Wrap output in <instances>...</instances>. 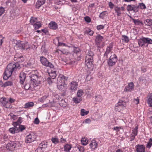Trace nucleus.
I'll list each match as a JSON object with an SVG mask.
<instances>
[{
  "label": "nucleus",
  "mask_w": 152,
  "mask_h": 152,
  "mask_svg": "<svg viewBox=\"0 0 152 152\" xmlns=\"http://www.w3.org/2000/svg\"><path fill=\"white\" fill-rule=\"evenodd\" d=\"M20 65L18 62L9 64L7 66L4 71L3 79L5 80H7L11 76L13 72L16 71L18 69H20Z\"/></svg>",
  "instance_id": "nucleus-1"
},
{
  "label": "nucleus",
  "mask_w": 152,
  "mask_h": 152,
  "mask_svg": "<svg viewBox=\"0 0 152 152\" xmlns=\"http://www.w3.org/2000/svg\"><path fill=\"white\" fill-rule=\"evenodd\" d=\"M68 78L62 75H60L57 78V88L61 91H64L67 88V85L65 83Z\"/></svg>",
  "instance_id": "nucleus-2"
},
{
  "label": "nucleus",
  "mask_w": 152,
  "mask_h": 152,
  "mask_svg": "<svg viewBox=\"0 0 152 152\" xmlns=\"http://www.w3.org/2000/svg\"><path fill=\"white\" fill-rule=\"evenodd\" d=\"M13 43L15 45V47L19 48V49L24 50H27L28 48H26V45L23 43V42L18 40H14Z\"/></svg>",
  "instance_id": "nucleus-3"
},
{
  "label": "nucleus",
  "mask_w": 152,
  "mask_h": 152,
  "mask_svg": "<svg viewBox=\"0 0 152 152\" xmlns=\"http://www.w3.org/2000/svg\"><path fill=\"white\" fill-rule=\"evenodd\" d=\"M30 77L31 80L33 82L32 84H34L35 86H37L40 83L41 81L39 80V78L37 75L32 74Z\"/></svg>",
  "instance_id": "nucleus-4"
},
{
  "label": "nucleus",
  "mask_w": 152,
  "mask_h": 152,
  "mask_svg": "<svg viewBox=\"0 0 152 152\" xmlns=\"http://www.w3.org/2000/svg\"><path fill=\"white\" fill-rule=\"evenodd\" d=\"M117 60V58L115 54L111 56L107 61L108 65L110 66H114Z\"/></svg>",
  "instance_id": "nucleus-5"
},
{
  "label": "nucleus",
  "mask_w": 152,
  "mask_h": 152,
  "mask_svg": "<svg viewBox=\"0 0 152 152\" xmlns=\"http://www.w3.org/2000/svg\"><path fill=\"white\" fill-rule=\"evenodd\" d=\"M36 139V135L33 133H31L26 136L25 142L28 143H30L35 141Z\"/></svg>",
  "instance_id": "nucleus-6"
},
{
  "label": "nucleus",
  "mask_w": 152,
  "mask_h": 152,
  "mask_svg": "<svg viewBox=\"0 0 152 152\" xmlns=\"http://www.w3.org/2000/svg\"><path fill=\"white\" fill-rule=\"evenodd\" d=\"M40 61L42 64L46 66H48L51 68L53 67V65L50 62H49L47 59L44 56L40 57Z\"/></svg>",
  "instance_id": "nucleus-7"
},
{
  "label": "nucleus",
  "mask_w": 152,
  "mask_h": 152,
  "mask_svg": "<svg viewBox=\"0 0 152 152\" xmlns=\"http://www.w3.org/2000/svg\"><path fill=\"white\" fill-rule=\"evenodd\" d=\"M16 146V143L14 142H9L7 144L6 148L10 151H12L15 149Z\"/></svg>",
  "instance_id": "nucleus-8"
},
{
  "label": "nucleus",
  "mask_w": 152,
  "mask_h": 152,
  "mask_svg": "<svg viewBox=\"0 0 152 152\" xmlns=\"http://www.w3.org/2000/svg\"><path fill=\"white\" fill-rule=\"evenodd\" d=\"M93 59L89 58V57H86L85 64L88 68H91L92 65Z\"/></svg>",
  "instance_id": "nucleus-9"
},
{
  "label": "nucleus",
  "mask_w": 152,
  "mask_h": 152,
  "mask_svg": "<svg viewBox=\"0 0 152 152\" xmlns=\"http://www.w3.org/2000/svg\"><path fill=\"white\" fill-rule=\"evenodd\" d=\"M134 88V85L133 82H131L128 84L127 86H126L124 89V91L125 92L131 91L133 90Z\"/></svg>",
  "instance_id": "nucleus-10"
},
{
  "label": "nucleus",
  "mask_w": 152,
  "mask_h": 152,
  "mask_svg": "<svg viewBox=\"0 0 152 152\" xmlns=\"http://www.w3.org/2000/svg\"><path fill=\"white\" fill-rule=\"evenodd\" d=\"M36 87L34 84H31L30 83H27L24 86V88L26 90H30L31 91H34L35 89L34 88Z\"/></svg>",
  "instance_id": "nucleus-11"
},
{
  "label": "nucleus",
  "mask_w": 152,
  "mask_h": 152,
  "mask_svg": "<svg viewBox=\"0 0 152 152\" xmlns=\"http://www.w3.org/2000/svg\"><path fill=\"white\" fill-rule=\"evenodd\" d=\"M113 48V45H110L107 48L106 51L104 54V60L108 58V54L110 53Z\"/></svg>",
  "instance_id": "nucleus-12"
},
{
  "label": "nucleus",
  "mask_w": 152,
  "mask_h": 152,
  "mask_svg": "<svg viewBox=\"0 0 152 152\" xmlns=\"http://www.w3.org/2000/svg\"><path fill=\"white\" fill-rule=\"evenodd\" d=\"M136 148L137 152H145V147L142 145H137Z\"/></svg>",
  "instance_id": "nucleus-13"
},
{
  "label": "nucleus",
  "mask_w": 152,
  "mask_h": 152,
  "mask_svg": "<svg viewBox=\"0 0 152 152\" xmlns=\"http://www.w3.org/2000/svg\"><path fill=\"white\" fill-rule=\"evenodd\" d=\"M103 37L99 34L96 37V39H95L96 44L97 45H99V43H100L103 40Z\"/></svg>",
  "instance_id": "nucleus-14"
},
{
  "label": "nucleus",
  "mask_w": 152,
  "mask_h": 152,
  "mask_svg": "<svg viewBox=\"0 0 152 152\" xmlns=\"http://www.w3.org/2000/svg\"><path fill=\"white\" fill-rule=\"evenodd\" d=\"M14 126H16L17 129H19V132L20 131L22 132L26 129V127L23 125H20L17 124V122H14L13 124Z\"/></svg>",
  "instance_id": "nucleus-15"
},
{
  "label": "nucleus",
  "mask_w": 152,
  "mask_h": 152,
  "mask_svg": "<svg viewBox=\"0 0 152 152\" xmlns=\"http://www.w3.org/2000/svg\"><path fill=\"white\" fill-rule=\"evenodd\" d=\"M78 84L75 82H72L71 83L70 85V89L72 91H75L77 90Z\"/></svg>",
  "instance_id": "nucleus-16"
},
{
  "label": "nucleus",
  "mask_w": 152,
  "mask_h": 152,
  "mask_svg": "<svg viewBox=\"0 0 152 152\" xmlns=\"http://www.w3.org/2000/svg\"><path fill=\"white\" fill-rule=\"evenodd\" d=\"M45 1L46 0H38L36 4V8L39 9L45 3Z\"/></svg>",
  "instance_id": "nucleus-17"
},
{
  "label": "nucleus",
  "mask_w": 152,
  "mask_h": 152,
  "mask_svg": "<svg viewBox=\"0 0 152 152\" xmlns=\"http://www.w3.org/2000/svg\"><path fill=\"white\" fill-rule=\"evenodd\" d=\"M49 26L50 29L54 30H56L58 28V25L54 22H50L49 24Z\"/></svg>",
  "instance_id": "nucleus-18"
},
{
  "label": "nucleus",
  "mask_w": 152,
  "mask_h": 152,
  "mask_svg": "<svg viewBox=\"0 0 152 152\" xmlns=\"http://www.w3.org/2000/svg\"><path fill=\"white\" fill-rule=\"evenodd\" d=\"M138 43L139 45L140 46L143 47L147 46H148V44L146 45L145 44L144 39V37H142V38H140V39H138Z\"/></svg>",
  "instance_id": "nucleus-19"
},
{
  "label": "nucleus",
  "mask_w": 152,
  "mask_h": 152,
  "mask_svg": "<svg viewBox=\"0 0 152 152\" xmlns=\"http://www.w3.org/2000/svg\"><path fill=\"white\" fill-rule=\"evenodd\" d=\"M20 82L21 84H23L26 78V74L24 73H20Z\"/></svg>",
  "instance_id": "nucleus-20"
},
{
  "label": "nucleus",
  "mask_w": 152,
  "mask_h": 152,
  "mask_svg": "<svg viewBox=\"0 0 152 152\" xmlns=\"http://www.w3.org/2000/svg\"><path fill=\"white\" fill-rule=\"evenodd\" d=\"M14 126V127L10 128L9 129L10 132L12 134L19 132V129H17L16 126Z\"/></svg>",
  "instance_id": "nucleus-21"
},
{
  "label": "nucleus",
  "mask_w": 152,
  "mask_h": 152,
  "mask_svg": "<svg viewBox=\"0 0 152 152\" xmlns=\"http://www.w3.org/2000/svg\"><path fill=\"white\" fill-rule=\"evenodd\" d=\"M2 99V101H1V105L5 107H6L7 108H11V107H10V106L9 107H8L7 105H6V104H7L8 103L7 101L6 100V99L5 98H4V97H2L1 98V100Z\"/></svg>",
  "instance_id": "nucleus-22"
},
{
  "label": "nucleus",
  "mask_w": 152,
  "mask_h": 152,
  "mask_svg": "<svg viewBox=\"0 0 152 152\" xmlns=\"http://www.w3.org/2000/svg\"><path fill=\"white\" fill-rule=\"evenodd\" d=\"M130 18L133 20V21L134 23V24L138 25H140V24L142 25H143V23L139 20L135 19L133 18H132L131 16H130Z\"/></svg>",
  "instance_id": "nucleus-23"
},
{
  "label": "nucleus",
  "mask_w": 152,
  "mask_h": 152,
  "mask_svg": "<svg viewBox=\"0 0 152 152\" xmlns=\"http://www.w3.org/2000/svg\"><path fill=\"white\" fill-rule=\"evenodd\" d=\"M34 105V103L33 102H28L25 104L24 108H27L32 107Z\"/></svg>",
  "instance_id": "nucleus-24"
},
{
  "label": "nucleus",
  "mask_w": 152,
  "mask_h": 152,
  "mask_svg": "<svg viewBox=\"0 0 152 152\" xmlns=\"http://www.w3.org/2000/svg\"><path fill=\"white\" fill-rule=\"evenodd\" d=\"M47 142L45 143L44 142H41L39 144V147L38 148H40V150L43 151V149L47 147Z\"/></svg>",
  "instance_id": "nucleus-25"
},
{
  "label": "nucleus",
  "mask_w": 152,
  "mask_h": 152,
  "mask_svg": "<svg viewBox=\"0 0 152 152\" xmlns=\"http://www.w3.org/2000/svg\"><path fill=\"white\" fill-rule=\"evenodd\" d=\"M90 147L92 149H95L96 148L98 144L95 141H92L89 144Z\"/></svg>",
  "instance_id": "nucleus-26"
},
{
  "label": "nucleus",
  "mask_w": 152,
  "mask_h": 152,
  "mask_svg": "<svg viewBox=\"0 0 152 152\" xmlns=\"http://www.w3.org/2000/svg\"><path fill=\"white\" fill-rule=\"evenodd\" d=\"M30 22L31 24L34 26L38 22L37 19L36 18L31 17V18Z\"/></svg>",
  "instance_id": "nucleus-27"
},
{
  "label": "nucleus",
  "mask_w": 152,
  "mask_h": 152,
  "mask_svg": "<svg viewBox=\"0 0 152 152\" xmlns=\"http://www.w3.org/2000/svg\"><path fill=\"white\" fill-rule=\"evenodd\" d=\"M81 97H75L73 98V101L75 103H80L82 100Z\"/></svg>",
  "instance_id": "nucleus-28"
},
{
  "label": "nucleus",
  "mask_w": 152,
  "mask_h": 152,
  "mask_svg": "<svg viewBox=\"0 0 152 152\" xmlns=\"http://www.w3.org/2000/svg\"><path fill=\"white\" fill-rule=\"evenodd\" d=\"M126 103L124 101L120 100L117 104V105L123 107H125Z\"/></svg>",
  "instance_id": "nucleus-29"
},
{
  "label": "nucleus",
  "mask_w": 152,
  "mask_h": 152,
  "mask_svg": "<svg viewBox=\"0 0 152 152\" xmlns=\"http://www.w3.org/2000/svg\"><path fill=\"white\" fill-rule=\"evenodd\" d=\"M144 23L145 25L148 26H151L152 25V20L151 19H146V20Z\"/></svg>",
  "instance_id": "nucleus-30"
},
{
  "label": "nucleus",
  "mask_w": 152,
  "mask_h": 152,
  "mask_svg": "<svg viewBox=\"0 0 152 152\" xmlns=\"http://www.w3.org/2000/svg\"><path fill=\"white\" fill-rule=\"evenodd\" d=\"M89 113L88 111H86L84 109H82L80 110V114L81 116H83L87 115Z\"/></svg>",
  "instance_id": "nucleus-31"
},
{
  "label": "nucleus",
  "mask_w": 152,
  "mask_h": 152,
  "mask_svg": "<svg viewBox=\"0 0 152 152\" xmlns=\"http://www.w3.org/2000/svg\"><path fill=\"white\" fill-rule=\"evenodd\" d=\"M144 39L145 44H152V39L144 37Z\"/></svg>",
  "instance_id": "nucleus-32"
},
{
  "label": "nucleus",
  "mask_w": 152,
  "mask_h": 152,
  "mask_svg": "<svg viewBox=\"0 0 152 152\" xmlns=\"http://www.w3.org/2000/svg\"><path fill=\"white\" fill-rule=\"evenodd\" d=\"M94 54L91 51H88L86 57H89V58L93 59Z\"/></svg>",
  "instance_id": "nucleus-33"
},
{
  "label": "nucleus",
  "mask_w": 152,
  "mask_h": 152,
  "mask_svg": "<svg viewBox=\"0 0 152 152\" xmlns=\"http://www.w3.org/2000/svg\"><path fill=\"white\" fill-rule=\"evenodd\" d=\"M149 97L148 99V102L150 106L152 107V93L149 96Z\"/></svg>",
  "instance_id": "nucleus-34"
},
{
  "label": "nucleus",
  "mask_w": 152,
  "mask_h": 152,
  "mask_svg": "<svg viewBox=\"0 0 152 152\" xmlns=\"http://www.w3.org/2000/svg\"><path fill=\"white\" fill-rule=\"evenodd\" d=\"M122 39L123 42L126 43H127L129 41V38L128 37L125 35H122Z\"/></svg>",
  "instance_id": "nucleus-35"
},
{
  "label": "nucleus",
  "mask_w": 152,
  "mask_h": 152,
  "mask_svg": "<svg viewBox=\"0 0 152 152\" xmlns=\"http://www.w3.org/2000/svg\"><path fill=\"white\" fill-rule=\"evenodd\" d=\"M58 42V46H62L63 45L64 46H65V44L64 43L59 42V39L58 38H56V39L54 40V42Z\"/></svg>",
  "instance_id": "nucleus-36"
},
{
  "label": "nucleus",
  "mask_w": 152,
  "mask_h": 152,
  "mask_svg": "<svg viewBox=\"0 0 152 152\" xmlns=\"http://www.w3.org/2000/svg\"><path fill=\"white\" fill-rule=\"evenodd\" d=\"M71 148V147L70 145L68 144L66 145L64 147V151L66 152H69Z\"/></svg>",
  "instance_id": "nucleus-37"
},
{
  "label": "nucleus",
  "mask_w": 152,
  "mask_h": 152,
  "mask_svg": "<svg viewBox=\"0 0 152 152\" xmlns=\"http://www.w3.org/2000/svg\"><path fill=\"white\" fill-rule=\"evenodd\" d=\"M13 83L11 81H7L4 83V87L5 88L8 86H11Z\"/></svg>",
  "instance_id": "nucleus-38"
},
{
  "label": "nucleus",
  "mask_w": 152,
  "mask_h": 152,
  "mask_svg": "<svg viewBox=\"0 0 152 152\" xmlns=\"http://www.w3.org/2000/svg\"><path fill=\"white\" fill-rule=\"evenodd\" d=\"M49 77L52 79H54L56 76V74L55 72H51L49 74Z\"/></svg>",
  "instance_id": "nucleus-39"
},
{
  "label": "nucleus",
  "mask_w": 152,
  "mask_h": 152,
  "mask_svg": "<svg viewBox=\"0 0 152 152\" xmlns=\"http://www.w3.org/2000/svg\"><path fill=\"white\" fill-rule=\"evenodd\" d=\"M115 12L117 13L118 16H120L121 15V12H120V7H116L115 8Z\"/></svg>",
  "instance_id": "nucleus-40"
},
{
  "label": "nucleus",
  "mask_w": 152,
  "mask_h": 152,
  "mask_svg": "<svg viewBox=\"0 0 152 152\" xmlns=\"http://www.w3.org/2000/svg\"><path fill=\"white\" fill-rule=\"evenodd\" d=\"M83 93H84L83 90L81 89L79 90L77 92V97H81L83 95Z\"/></svg>",
  "instance_id": "nucleus-41"
},
{
  "label": "nucleus",
  "mask_w": 152,
  "mask_h": 152,
  "mask_svg": "<svg viewBox=\"0 0 152 152\" xmlns=\"http://www.w3.org/2000/svg\"><path fill=\"white\" fill-rule=\"evenodd\" d=\"M152 145V138L149 139V141L146 145V147L147 148H150Z\"/></svg>",
  "instance_id": "nucleus-42"
},
{
  "label": "nucleus",
  "mask_w": 152,
  "mask_h": 152,
  "mask_svg": "<svg viewBox=\"0 0 152 152\" xmlns=\"http://www.w3.org/2000/svg\"><path fill=\"white\" fill-rule=\"evenodd\" d=\"M123 108L124 107H121L117 104L115 106V110L116 111L120 112L123 109Z\"/></svg>",
  "instance_id": "nucleus-43"
},
{
  "label": "nucleus",
  "mask_w": 152,
  "mask_h": 152,
  "mask_svg": "<svg viewBox=\"0 0 152 152\" xmlns=\"http://www.w3.org/2000/svg\"><path fill=\"white\" fill-rule=\"evenodd\" d=\"M34 27L35 29H38L41 26V23L39 22H38L35 25H34Z\"/></svg>",
  "instance_id": "nucleus-44"
},
{
  "label": "nucleus",
  "mask_w": 152,
  "mask_h": 152,
  "mask_svg": "<svg viewBox=\"0 0 152 152\" xmlns=\"http://www.w3.org/2000/svg\"><path fill=\"white\" fill-rule=\"evenodd\" d=\"M95 99L96 101L101 102L102 99V97L100 95H97L95 96Z\"/></svg>",
  "instance_id": "nucleus-45"
},
{
  "label": "nucleus",
  "mask_w": 152,
  "mask_h": 152,
  "mask_svg": "<svg viewBox=\"0 0 152 152\" xmlns=\"http://www.w3.org/2000/svg\"><path fill=\"white\" fill-rule=\"evenodd\" d=\"M133 7V11L135 13L137 12L139 10V6L134 5Z\"/></svg>",
  "instance_id": "nucleus-46"
},
{
  "label": "nucleus",
  "mask_w": 152,
  "mask_h": 152,
  "mask_svg": "<svg viewBox=\"0 0 152 152\" xmlns=\"http://www.w3.org/2000/svg\"><path fill=\"white\" fill-rule=\"evenodd\" d=\"M134 5H129L127 7V10L128 11H133V8Z\"/></svg>",
  "instance_id": "nucleus-47"
},
{
  "label": "nucleus",
  "mask_w": 152,
  "mask_h": 152,
  "mask_svg": "<svg viewBox=\"0 0 152 152\" xmlns=\"http://www.w3.org/2000/svg\"><path fill=\"white\" fill-rule=\"evenodd\" d=\"M137 126L133 130L132 134L136 136L137 134Z\"/></svg>",
  "instance_id": "nucleus-48"
},
{
  "label": "nucleus",
  "mask_w": 152,
  "mask_h": 152,
  "mask_svg": "<svg viewBox=\"0 0 152 152\" xmlns=\"http://www.w3.org/2000/svg\"><path fill=\"white\" fill-rule=\"evenodd\" d=\"M51 141L55 144H56L58 142V140L57 138H52L51 139Z\"/></svg>",
  "instance_id": "nucleus-49"
},
{
  "label": "nucleus",
  "mask_w": 152,
  "mask_h": 152,
  "mask_svg": "<svg viewBox=\"0 0 152 152\" xmlns=\"http://www.w3.org/2000/svg\"><path fill=\"white\" fill-rule=\"evenodd\" d=\"M20 56H22L20 54L18 53H17L16 54H15V57L14 58V61H16V60L18 59L20 57Z\"/></svg>",
  "instance_id": "nucleus-50"
},
{
  "label": "nucleus",
  "mask_w": 152,
  "mask_h": 152,
  "mask_svg": "<svg viewBox=\"0 0 152 152\" xmlns=\"http://www.w3.org/2000/svg\"><path fill=\"white\" fill-rule=\"evenodd\" d=\"M73 52L75 53L78 54L80 52V50L78 48H75L74 49Z\"/></svg>",
  "instance_id": "nucleus-51"
},
{
  "label": "nucleus",
  "mask_w": 152,
  "mask_h": 152,
  "mask_svg": "<svg viewBox=\"0 0 152 152\" xmlns=\"http://www.w3.org/2000/svg\"><path fill=\"white\" fill-rule=\"evenodd\" d=\"M82 143L83 145H86L88 143V140L85 139V138H83L82 140H81Z\"/></svg>",
  "instance_id": "nucleus-52"
},
{
  "label": "nucleus",
  "mask_w": 152,
  "mask_h": 152,
  "mask_svg": "<svg viewBox=\"0 0 152 152\" xmlns=\"http://www.w3.org/2000/svg\"><path fill=\"white\" fill-rule=\"evenodd\" d=\"M48 95H45L43 96L41 98L39 99V101L42 102H44V101L46 99V98L48 97Z\"/></svg>",
  "instance_id": "nucleus-53"
},
{
  "label": "nucleus",
  "mask_w": 152,
  "mask_h": 152,
  "mask_svg": "<svg viewBox=\"0 0 152 152\" xmlns=\"http://www.w3.org/2000/svg\"><path fill=\"white\" fill-rule=\"evenodd\" d=\"M5 10L4 8L3 7H0V17L4 13Z\"/></svg>",
  "instance_id": "nucleus-54"
},
{
  "label": "nucleus",
  "mask_w": 152,
  "mask_h": 152,
  "mask_svg": "<svg viewBox=\"0 0 152 152\" xmlns=\"http://www.w3.org/2000/svg\"><path fill=\"white\" fill-rule=\"evenodd\" d=\"M24 61V58L23 56H20V57L18 59H17V60H16V61H17L18 62H22Z\"/></svg>",
  "instance_id": "nucleus-55"
},
{
  "label": "nucleus",
  "mask_w": 152,
  "mask_h": 152,
  "mask_svg": "<svg viewBox=\"0 0 152 152\" xmlns=\"http://www.w3.org/2000/svg\"><path fill=\"white\" fill-rule=\"evenodd\" d=\"M139 6V7H140V8L142 9H144L146 8V7L145 5L142 3H140Z\"/></svg>",
  "instance_id": "nucleus-56"
},
{
  "label": "nucleus",
  "mask_w": 152,
  "mask_h": 152,
  "mask_svg": "<svg viewBox=\"0 0 152 152\" xmlns=\"http://www.w3.org/2000/svg\"><path fill=\"white\" fill-rule=\"evenodd\" d=\"M59 104L62 107H65V102L64 100L62 99L61 100V102L59 103Z\"/></svg>",
  "instance_id": "nucleus-57"
},
{
  "label": "nucleus",
  "mask_w": 152,
  "mask_h": 152,
  "mask_svg": "<svg viewBox=\"0 0 152 152\" xmlns=\"http://www.w3.org/2000/svg\"><path fill=\"white\" fill-rule=\"evenodd\" d=\"M85 20L87 23H90L91 21V18L88 16H86L84 18Z\"/></svg>",
  "instance_id": "nucleus-58"
},
{
  "label": "nucleus",
  "mask_w": 152,
  "mask_h": 152,
  "mask_svg": "<svg viewBox=\"0 0 152 152\" xmlns=\"http://www.w3.org/2000/svg\"><path fill=\"white\" fill-rule=\"evenodd\" d=\"M60 52L64 54H66L68 53L67 52L65 51L64 50H57L56 51V53H59Z\"/></svg>",
  "instance_id": "nucleus-59"
},
{
  "label": "nucleus",
  "mask_w": 152,
  "mask_h": 152,
  "mask_svg": "<svg viewBox=\"0 0 152 152\" xmlns=\"http://www.w3.org/2000/svg\"><path fill=\"white\" fill-rule=\"evenodd\" d=\"M104 28V26L102 25H98L97 26V28L99 30L102 29Z\"/></svg>",
  "instance_id": "nucleus-60"
},
{
  "label": "nucleus",
  "mask_w": 152,
  "mask_h": 152,
  "mask_svg": "<svg viewBox=\"0 0 152 152\" xmlns=\"http://www.w3.org/2000/svg\"><path fill=\"white\" fill-rule=\"evenodd\" d=\"M39 120L37 118H36L35 119L34 123L36 124H39Z\"/></svg>",
  "instance_id": "nucleus-61"
},
{
  "label": "nucleus",
  "mask_w": 152,
  "mask_h": 152,
  "mask_svg": "<svg viewBox=\"0 0 152 152\" xmlns=\"http://www.w3.org/2000/svg\"><path fill=\"white\" fill-rule=\"evenodd\" d=\"M87 31V33L88 34L91 36H92L93 34V31L90 29H89V30Z\"/></svg>",
  "instance_id": "nucleus-62"
},
{
  "label": "nucleus",
  "mask_w": 152,
  "mask_h": 152,
  "mask_svg": "<svg viewBox=\"0 0 152 152\" xmlns=\"http://www.w3.org/2000/svg\"><path fill=\"white\" fill-rule=\"evenodd\" d=\"M135 135H134L133 134H131L130 135V141H132L135 138Z\"/></svg>",
  "instance_id": "nucleus-63"
},
{
  "label": "nucleus",
  "mask_w": 152,
  "mask_h": 152,
  "mask_svg": "<svg viewBox=\"0 0 152 152\" xmlns=\"http://www.w3.org/2000/svg\"><path fill=\"white\" fill-rule=\"evenodd\" d=\"M3 39L2 35H0V46H1L2 45V43L3 42Z\"/></svg>",
  "instance_id": "nucleus-64"
}]
</instances>
